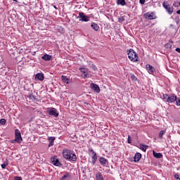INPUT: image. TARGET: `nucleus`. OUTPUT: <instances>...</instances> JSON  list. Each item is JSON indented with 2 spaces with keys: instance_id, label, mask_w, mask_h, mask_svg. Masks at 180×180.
Masks as SVG:
<instances>
[{
  "instance_id": "f257e3e1",
  "label": "nucleus",
  "mask_w": 180,
  "mask_h": 180,
  "mask_svg": "<svg viewBox=\"0 0 180 180\" xmlns=\"http://www.w3.org/2000/svg\"><path fill=\"white\" fill-rule=\"evenodd\" d=\"M63 157L65 158V160H68V161H77V155L74 154V152L68 149L63 150Z\"/></svg>"
},
{
  "instance_id": "f03ea898",
  "label": "nucleus",
  "mask_w": 180,
  "mask_h": 180,
  "mask_svg": "<svg viewBox=\"0 0 180 180\" xmlns=\"http://www.w3.org/2000/svg\"><path fill=\"white\" fill-rule=\"evenodd\" d=\"M128 58L131 61H134V63H136V61L139 60V56L137 53L134 51L133 49H129L127 51Z\"/></svg>"
},
{
  "instance_id": "7ed1b4c3",
  "label": "nucleus",
  "mask_w": 180,
  "mask_h": 180,
  "mask_svg": "<svg viewBox=\"0 0 180 180\" xmlns=\"http://www.w3.org/2000/svg\"><path fill=\"white\" fill-rule=\"evenodd\" d=\"M162 99L165 102H168V103H174L176 101V96L163 94Z\"/></svg>"
},
{
  "instance_id": "20e7f679",
  "label": "nucleus",
  "mask_w": 180,
  "mask_h": 180,
  "mask_svg": "<svg viewBox=\"0 0 180 180\" xmlns=\"http://www.w3.org/2000/svg\"><path fill=\"white\" fill-rule=\"evenodd\" d=\"M162 6L169 15H172V13H174V7L165 2H163Z\"/></svg>"
},
{
  "instance_id": "39448f33",
  "label": "nucleus",
  "mask_w": 180,
  "mask_h": 180,
  "mask_svg": "<svg viewBox=\"0 0 180 180\" xmlns=\"http://www.w3.org/2000/svg\"><path fill=\"white\" fill-rule=\"evenodd\" d=\"M47 113H49L50 116H53V117H58V111L54 108H49L47 109Z\"/></svg>"
},
{
  "instance_id": "423d86ee",
  "label": "nucleus",
  "mask_w": 180,
  "mask_h": 180,
  "mask_svg": "<svg viewBox=\"0 0 180 180\" xmlns=\"http://www.w3.org/2000/svg\"><path fill=\"white\" fill-rule=\"evenodd\" d=\"M77 19H80L79 22H89V17L85 15L82 12L79 13V15L77 17Z\"/></svg>"
},
{
  "instance_id": "0eeeda50",
  "label": "nucleus",
  "mask_w": 180,
  "mask_h": 180,
  "mask_svg": "<svg viewBox=\"0 0 180 180\" xmlns=\"http://www.w3.org/2000/svg\"><path fill=\"white\" fill-rule=\"evenodd\" d=\"M79 71H81V72H82V74H84V77L83 78L85 79L86 78H91V75H89V73H88V69L87 68H83V67H80L79 68Z\"/></svg>"
},
{
  "instance_id": "6e6552de",
  "label": "nucleus",
  "mask_w": 180,
  "mask_h": 180,
  "mask_svg": "<svg viewBox=\"0 0 180 180\" xmlns=\"http://www.w3.org/2000/svg\"><path fill=\"white\" fill-rule=\"evenodd\" d=\"M22 135L20 134V131L19 130L15 129V139L14 141H13V143H20L22 141Z\"/></svg>"
},
{
  "instance_id": "1a4fd4ad",
  "label": "nucleus",
  "mask_w": 180,
  "mask_h": 180,
  "mask_svg": "<svg viewBox=\"0 0 180 180\" xmlns=\"http://www.w3.org/2000/svg\"><path fill=\"white\" fill-rule=\"evenodd\" d=\"M90 88L94 91V92H96V94H99L101 92V89L99 88V86L98 84H96L95 83H91L90 85Z\"/></svg>"
},
{
  "instance_id": "9d476101",
  "label": "nucleus",
  "mask_w": 180,
  "mask_h": 180,
  "mask_svg": "<svg viewBox=\"0 0 180 180\" xmlns=\"http://www.w3.org/2000/svg\"><path fill=\"white\" fill-rule=\"evenodd\" d=\"M90 153H91V162L93 164V165H95V164L96 163V160H98V156L96 155V153H95V151H94V150H91Z\"/></svg>"
},
{
  "instance_id": "9b49d317",
  "label": "nucleus",
  "mask_w": 180,
  "mask_h": 180,
  "mask_svg": "<svg viewBox=\"0 0 180 180\" xmlns=\"http://www.w3.org/2000/svg\"><path fill=\"white\" fill-rule=\"evenodd\" d=\"M146 19L148 20H153L155 19V15L153 13H146L144 14Z\"/></svg>"
},
{
  "instance_id": "f8f14e48",
  "label": "nucleus",
  "mask_w": 180,
  "mask_h": 180,
  "mask_svg": "<svg viewBox=\"0 0 180 180\" xmlns=\"http://www.w3.org/2000/svg\"><path fill=\"white\" fill-rule=\"evenodd\" d=\"M146 69L149 74H153L155 72V69L151 65H146Z\"/></svg>"
},
{
  "instance_id": "ddd939ff",
  "label": "nucleus",
  "mask_w": 180,
  "mask_h": 180,
  "mask_svg": "<svg viewBox=\"0 0 180 180\" xmlns=\"http://www.w3.org/2000/svg\"><path fill=\"white\" fill-rule=\"evenodd\" d=\"M141 159V153H137L135 154L134 161V162H139L140 160Z\"/></svg>"
},
{
  "instance_id": "4468645a",
  "label": "nucleus",
  "mask_w": 180,
  "mask_h": 180,
  "mask_svg": "<svg viewBox=\"0 0 180 180\" xmlns=\"http://www.w3.org/2000/svg\"><path fill=\"white\" fill-rule=\"evenodd\" d=\"M99 162H100V164H101L103 165V167H105V165H106V164H108V160H106L103 157H101L99 158Z\"/></svg>"
},
{
  "instance_id": "2eb2a0df",
  "label": "nucleus",
  "mask_w": 180,
  "mask_h": 180,
  "mask_svg": "<svg viewBox=\"0 0 180 180\" xmlns=\"http://www.w3.org/2000/svg\"><path fill=\"white\" fill-rule=\"evenodd\" d=\"M54 140H56V138L53 136H50L48 138V141H49V147L54 146Z\"/></svg>"
},
{
  "instance_id": "dca6fc26",
  "label": "nucleus",
  "mask_w": 180,
  "mask_h": 180,
  "mask_svg": "<svg viewBox=\"0 0 180 180\" xmlns=\"http://www.w3.org/2000/svg\"><path fill=\"white\" fill-rule=\"evenodd\" d=\"M52 164H53L56 167H60L61 165V163H60V160L56 158L52 159Z\"/></svg>"
},
{
  "instance_id": "f3484780",
  "label": "nucleus",
  "mask_w": 180,
  "mask_h": 180,
  "mask_svg": "<svg viewBox=\"0 0 180 180\" xmlns=\"http://www.w3.org/2000/svg\"><path fill=\"white\" fill-rule=\"evenodd\" d=\"M35 78L36 79H39V81H43L44 79V75L42 73H37Z\"/></svg>"
},
{
  "instance_id": "a211bd4d",
  "label": "nucleus",
  "mask_w": 180,
  "mask_h": 180,
  "mask_svg": "<svg viewBox=\"0 0 180 180\" xmlns=\"http://www.w3.org/2000/svg\"><path fill=\"white\" fill-rule=\"evenodd\" d=\"M91 27L92 30H95L96 32H98V30H99V25H98V24H96L95 22H92L91 25Z\"/></svg>"
},
{
  "instance_id": "6ab92c4d",
  "label": "nucleus",
  "mask_w": 180,
  "mask_h": 180,
  "mask_svg": "<svg viewBox=\"0 0 180 180\" xmlns=\"http://www.w3.org/2000/svg\"><path fill=\"white\" fill-rule=\"evenodd\" d=\"M51 56L49 54H45L41 57L42 60H44V61H50L51 60Z\"/></svg>"
},
{
  "instance_id": "aec40b11",
  "label": "nucleus",
  "mask_w": 180,
  "mask_h": 180,
  "mask_svg": "<svg viewBox=\"0 0 180 180\" xmlns=\"http://www.w3.org/2000/svg\"><path fill=\"white\" fill-rule=\"evenodd\" d=\"M96 180H103V176H102V173L98 172L96 174Z\"/></svg>"
},
{
  "instance_id": "412c9836",
  "label": "nucleus",
  "mask_w": 180,
  "mask_h": 180,
  "mask_svg": "<svg viewBox=\"0 0 180 180\" xmlns=\"http://www.w3.org/2000/svg\"><path fill=\"white\" fill-rule=\"evenodd\" d=\"M117 5L124 6V5H126V0H117Z\"/></svg>"
},
{
  "instance_id": "4be33fe9",
  "label": "nucleus",
  "mask_w": 180,
  "mask_h": 180,
  "mask_svg": "<svg viewBox=\"0 0 180 180\" xmlns=\"http://www.w3.org/2000/svg\"><path fill=\"white\" fill-rule=\"evenodd\" d=\"M153 156L155 158H162V154L161 153H155V151H153Z\"/></svg>"
},
{
  "instance_id": "5701e85b",
  "label": "nucleus",
  "mask_w": 180,
  "mask_h": 180,
  "mask_svg": "<svg viewBox=\"0 0 180 180\" xmlns=\"http://www.w3.org/2000/svg\"><path fill=\"white\" fill-rule=\"evenodd\" d=\"M60 180H70V174L66 173L61 179Z\"/></svg>"
},
{
  "instance_id": "b1692460",
  "label": "nucleus",
  "mask_w": 180,
  "mask_h": 180,
  "mask_svg": "<svg viewBox=\"0 0 180 180\" xmlns=\"http://www.w3.org/2000/svg\"><path fill=\"white\" fill-rule=\"evenodd\" d=\"M148 147V146H147L146 145H140L141 150H142V151H144V153H146V151H147Z\"/></svg>"
},
{
  "instance_id": "393cba45",
  "label": "nucleus",
  "mask_w": 180,
  "mask_h": 180,
  "mask_svg": "<svg viewBox=\"0 0 180 180\" xmlns=\"http://www.w3.org/2000/svg\"><path fill=\"white\" fill-rule=\"evenodd\" d=\"M62 81L65 82V84H68V79L66 76H62Z\"/></svg>"
},
{
  "instance_id": "a878e982",
  "label": "nucleus",
  "mask_w": 180,
  "mask_h": 180,
  "mask_svg": "<svg viewBox=\"0 0 180 180\" xmlns=\"http://www.w3.org/2000/svg\"><path fill=\"white\" fill-rule=\"evenodd\" d=\"M165 133V130H162L160 131V134H159V137L160 139H162V136H164V134Z\"/></svg>"
},
{
  "instance_id": "bb28decb",
  "label": "nucleus",
  "mask_w": 180,
  "mask_h": 180,
  "mask_svg": "<svg viewBox=\"0 0 180 180\" xmlns=\"http://www.w3.org/2000/svg\"><path fill=\"white\" fill-rule=\"evenodd\" d=\"M6 124V120L5 119H1L0 120V124Z\"/></svg>"
},
{
  "instance_id": "cd10ccee",
  "label": "nucleus",
  "mask_w": 180,
  "mask_h": 180,
  "mask_svg": "<svg viewBox=\"0 0 180 180\" xmlns=\"http://www.w3.org/2000/svg\"><path fill=\"white\" fill-rule=\"evenodd\" d=\"M176 105L180 106V98H176Z\"/></svg>"
},
{
  "instance_id": "c85d7f7f",
  "label": "nucleus",
  "mask_w": 180,
  "mask_h": 180,
  "mask_svg": "<svg viewBox=\"0 0 180 180\" xmlns=\"http://www.w3.org/2000/svg\"><path fill=\"white\" fill-rule=\"evenodd\" d=\"M8 165V163H4L1 165V168H3V169H5V168H6Z\"/></svg>"
},
{
  "instance_id": "c756f323",
  "label": "nucleus",
  "mask_w": 180,
  "mask_h": 180,
  "mask_svg": "<svg viewBox=\"0 0 180 180\" xmlns=\"http://www.w3.org/2000/svg\"><path fill=\"white\" fill-rule=\"evenodd\" d=\"M131 79H133L134 81H136V79H137V78L136 77V76H135L134 75H132L131 76Z\"/></svg>"
},
{
  "instance_id": "7c9ffc66",
  "label": "nucleus",
  "mask_w": 180,
  "mask_h": 180,
  "mask_svg": "<svg viewBox=\"0 0 180 180\" xmlns=\"http://www.w3.org/2000/svg\"><path fill=\"white\" fill-rule=\"evenodd\" d=\"M139 2L141 5H144V4H146V0H139Z\"/></svg>"
},
{
  "instance_id": "2f4dec72",
  "label": "nucleus",
  "mask_w": 180,
  "mask_h": 180,
  "mask_svg": "<svg viewBox=\"0 0 180 180\" xmlns=\"http://www.w3.org/2000/svg\"><path fill=\"white\" fill-rule=\"evenodd\" d=\"M14 180H22V177L15 176V177L14 178Z\"/></svg>"
},
{
  "instance_id": "473e14b6",
  "label": "nucleus",
  "mask_w": 180,
  "mask_h": 180,
  "mask_svg": "<svg viewBox=\"0 0 180 180\" xmlns=\"http://www.w3.org/2000/svg\"><path fill=\"white\" fill-rule=\"evenodd\" d=\"M91 68L95 71V70H96V66H95L94 65H92Z\"/></svg>"
},
{
  "instance_id": "72a5a7b5",
  "label": "nucleus",
  "mask_w": 180,
  "mask_h": 180,
  "mask_svg": "<svg viewBox=\"0 0 180 180\" xmlns=\"http://www.w3.org/2000/svg\"><path fill=\"white\" fill-rule=\"evenodd\" d=\"M174 178L176 179H179L180 178H179V175H178V174H175L174 175Z\"/></svg>"
},
{
  "instance_id": "f704fd0d",
  "label": "nucleus",
  "mask_w": 180,
  "mask_h": 180,
  "mask_svg": "<svg viewBox=\"0 0 180 180\" xmlns=\"http://www.w3.org/2000/svg\"><path fill=\"white\" fill-rule=\"evenodd\" d=\"M173 6H174L175 8H178V3H174Z\"/></svg>"
},
{
  "instance_id": "c9c22d12",
  "label": "nucleus",
  "mask_w": 180,
  "mask_h": 180,
  "mask_svg": "<svg viewBox=\"0 0 180 180\" xmlns=\"http://www.w3.org/2000/svg\"><path fill=\"white\" fill-rule=\"evenodd\" d=\"M128 143L129 144H131V140H130V136H128Z\"/></svg>"
},
{
  "instance_id": "e433bc0d",
  "label": "nucleus",
  "mask_w": 180,
  "mask_h": 180,
  "mask_svg": "<svg viewBox=\"0 0 180 180\" xmlns=\"http://www.w3.org/2000/svg\"><path fill=\"white\" fill-rule=\"evenodd\" d=\"M120 20H121L122 22H123V20H124V17H120Z\"/></svg>"
},
{
  "instance_id": "4c0bfd02",
  "label": "nucleus",
  "mask_w": 180,
  "mask_h": 180,
  "mask_svg": "<svg viewBox=\"0 0 180 180\" xmlns=\"http://www.w3.org/2000/svg\"><path fill=\"white\" fill-rule=\"evenodd\" d=\"M176 51H177V53H180V48H176Z\"/></svg>"
},
{
  "instance_id": "58836bf2",
  "label": "nucleus",
  "mask_w": 180,
  "mask_h": 180,
  "mask_svg": "<svg viewBox=\"0 0 180 180\" xmlns=\"http://www.w3.org/2000/svg\"><path fill=\"white\" fill-rule=\"evenodd\" d=\"M30 98H33V99H36V97L34 96H31Z\"/></svg>"
},
{
  "instance_id": "ea45409f",
  "label": "nucleus",
  "mask_w": 180,
  "mask_h": 180,
  "mask_svg": "<svg viewBox=\"0 0 180 180\" xmlns=\"http://www.w3.org/2000/svg\"><path fill=\"white\" fill-rule=\"evenodd\" d=\"M54 8H55L56 9H57V7H56V6H54Z\"/></svg>"
},
{
  "instance_id": "a19ab883",
  "label": "nucleus",
  "mask_w": 180,
  "mask_h": 180,
  "mask_svg": "<svg viewBox=\"0 0 180 180\" xmlns=\"http://www.w3.org/2000/svg\"><path fill=\"white\" fill-rule=\"evenodd\" d=\"M179 5L180 6V2L179 3Z\"/></svg>"
},
{
  "instance_id": "79ce46f5",
  "label": "nucleus",
  "mask_w": 180,
  "mask_h": 180,
  "mask_svg": "<svg viewBox=\"0 0 180 180\" xmlns=\"http://www.w3.org/2000/svg\"><path fill=\"white\" fill-rule=\"evenodd\" d=\"M179 180H180V179H179Z\"/></svg>"
}]
</instances>
